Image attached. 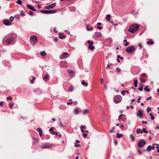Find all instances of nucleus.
<instances>
[{"mask_svg":"<svg viewBox=\"0 0 159 159\" xmlns=\"http://www.w3.org/2000/svg\"><path fill=\"white\" fill-rule=\"evenodd\" d=\"M93 41H90L89 40H88V43H89V45H90V44H93Z\"/></svg>","mask_w":159,"mask_h":159,"instance_id":"nucleus-42","label":"nucleus"},{"mask_svg":"<svg viewBox=\"0 0 159 159\" xmlns=\"http://www.w3.org/2000/svg\"><path fill=\"white\" fill-rule=\"evenodd\" d=\"M148 86H146L144 89V91H147V92L150 91V89H149L148 88Z\"/></svg>","mask_w":159,"mask_h":159,"instance_id":"nucleus-28","label":"nucleus"},{"mask_svg":"<svg viewBox=\"0 0 159 159\" xmlns=\"http://www.w3.org/2000/svg\"><path fill=\"white\" fill-rule=\"evenodd\" d=\"M140 80L141 82L142 83H144L145 82V80L143 79H141Z\"/></svg>","mask_w":159,"mask_h":159,"instance_id":"nucleus-45","label":"nucleus"},{"mask_svg":"<svg viewBox=\"0 0 159 159\" xmlns=\"http://www.w3.org/2000/svg\"><path fill=\"white\" fill-rule=\"evenodd\" d=\"M40 54H41V55L42 56H45L47 54L46 53V52L45 51H42V52H40Z\"/></svg>","mask_w":159,"mask_h":159,"instance_id":"nucleus-29","label":"nucleus"},{"mask_svg":"<svg viewBox=\"0 0 159 159\" xmlns=\"http://www.w3.org/2000/svg\"><path fill=\"white\" fill-rule=\"evenodd\" d=\"M115 128L113 127L112 128V129H111L110 131V133H113L115 132Z\"/></svg>","mask_w":159,"mask_h":159,"instance_id":"nucleus-39","label":"nucleus"},{"mask_svg":"<svg viewBox=\"0 0 159 159\" xmlns=\"http://www.w3.org/2000/svg\"><path fill=\"white\" fill-rule=\"evenodd\" d=\"M147 43L149 45L153 44L154 43V42L151 39H150L149 41H147Z\"/></svg>","mask_w":159,"mask_h":159,"instance_id":"nucleus-26","label":"nucleus"},{"mask_svg":"<svg viewBox=\"0 0 159 159\" xmlns=\"http://www.w3.org/2000/svg\"><path fill=\"white\" fill-rule=\"evenodd\" d=\"M123 115V114H121L119 116V118H118V120H121V116H122Z\"/></svg>","mask_w":159,"mask_h":159,"instance_id":"nucleus-44","label":"nucleus"},{"mask_svg":"<svg viewBox=\"0 0 159 159\" xmlns=\"http://www.w3.org/2000/svg\"><path fill=\"white\" fill-rule=\"evenodd\" d=\"M151 110V109L149 107H148L147 109V113H148Z\"/></svg>","mask_w":159,"mask_h":159,"instance_id":"nucleus-41","label":"nucleus"},{"mask_svg":"<svg viewBox=\"0 0 159 159\" xmlns=\"http://www.w3.org/2000/svg\"><path fill=\"white\" fill-rule=\"evenodd\" d=\"M16 2L19 4L21 5L22 4V2L20 0H18Z\"/></svg>","mask_w":159,"mask_h":159,"instance_id":"nucleus-40","label":"nucleus"},{"mask_svg":"<svg viewBox=\"0 0 159 159\" xmlns=\"http://www.w3.org/2000/svg\"><path fill=\"white\" fill-rule=\"evenodd\" d=\"M73 103V102H68L67 103V104L68 105L71 104Z\"/></svg>","mask_w":159,"mask_h":159,"instance_id":"nucleus-62","label":"nucleus"},{"mask_svg":"<svg viewBox=\"0 0 159 159\" xmlns=\"http://www.w3.org/2000/svg\"><path fill=\"white\" fill-rule=\"evenodd\" d=\"M4 103V102L3 101H2L0 102V105L2 106L3 105V103Z\"/></svg>","mask_w":159,"mask_h":159,"instance_id":"nucleus-60","label":"nucleus"},{"mask_svg":"<svg viewBox=\"0 0 159 159\" xmlns=\"http://www.w3.org/2000/svg\"><path fill=\"white\" fill-rule=\"evenodd\" d=\"M120 127L121 128H124V125H123L121 124L120 125Z\"/></svg>","mask_w":159,"mask_h":159,"instance_id":"nucleus-63","label":"nucleus"},{"mask_svg":"<svg viewBox=\"0 0 159 159\" xmlns=\"http://www.w3.org/2000/svg\"><path fill=\"white\" fill-rule=\"evenodd\" d=\"M116 71L117 72L118 74H119L120 71L121 70L119 69L118 68H117L116 69Z\"/></svg>","mask_w":159,"mask_h":159,"instance_id":"nucleus-43","label":"nucleus"},{"mask_svg":"<svg viewBox=\"0 0 159 159\" xmlns=\"http://www.w3.org/2000/svg\"><path fill=\"white\" fill-rule=\"evenodd\" d=\"M27 7L30 10L33 11H36L35 9L32 6L27 5Z\"/></svg>","mask_w":159,"mask_h":159,"instance_id":"nucleus-13","label":"nucleus"},{"mask_svg":"<svg viewBox=\"0 0 159 159\" xmlns=\"http://www.w3.org/2000/svg\"><path fill=\"white\" fill-rule=\"evenodd\" d=\"M75 147H80V145L79 144H76V143H75Z\"/></svg>","mask_w":159,"mask_h":159,"instance_id":"nucleus-46","label":"nucleus"},{"mask_svg":"<svg viewBox=\"0 0 159 159\" xmlns=\"http://www.w3.org/2000/svg\"><path fill=\"white\" fill-rule=\"evenodd\" d=\"M14 40V38L12 37L8 38L6 40V42L8 43H11Z\"/></svg>","mask_w":159,"mask_h":159,"instance_id":"nucleus-11","label":"nucleus"},{"mask_svg":"<svg viewBox=\"0 0 159 159\" xmlns=\"http://www.w3.org/2000/svg\"><path fill=\"white\" fill-rule=\"evenodd\" d=\"M58 39L57 37L53 39V40L54 42H57L58 41Z\"/></svg>","mask_w":159,"mask_h":159,"instance_id":"nucleus-52","label":"nucleus"},{"mask_svg":"<svg viewBox=\"0 0 159 159\" xmlns=\"http://www.w3.org/2000/svg\"><path fill=\"white\" fill-rule=\"evenodd\" d=\"M58 120H59V123L58 124V125L59 126H61V127H64V126H63L62 123H61V120L60 118H59L58 119Z\"/></svg>","mask_w":159,"mask_h":159,"instance_id":"nucleus-25","label":"nucleus"},{"mask_svg":"<svg viewBox=\"0 0 159 159\" xmlns=\"http://www.w3.org/2000/svg\"><path fill=\"white\" fill-rule=\"evenodd\" d=\"M100 80H101V83L102 84H103V79L102 78H101L100 79Z\"/></svg>","mask_w":159,"mask_h":159,"instance_id":"nucleus-64","label":"nucleus"},{"mask_svg":"<svg viewBox=\"0 0 159 159\" xmlns=\"http://www.w3.org/2000/svg\"><path fill=\"white\" fill-rule=\"evenodd\" d=\"M139 27L140 25L139 24H134L131 25L128 30L129 32L134 33L138 30Z\"/></svg>","mask_w":159,"mask_h":159,"instance_id":"nucleus-1","label":"nucleus"},{"mask_svg":"<svg viewBox=\"0 0 159 159\" xmlns=\"http://www.w3.org/2000/svg\"><path fill=\"white\" fill-rule=\"evenodd\" d=\"M130 138L133 141H134V137L132 134H131L130 135Z\"/></svg>","mask_w":159,"mask_h":159,"instance_id":"nucleus-34","label":"nucleus"},{"mask_svg":"<svg viewBox=\"0 0 159 159\" xmlns=\"http://www.w3.org/2000/svg\"><path fill=\"white\" fill-rule=\"evenodd\" d=\"M7 100H12V98L11 97H7Z\"/></svg>","mask_w":159,"mask_h":159,"instance_id":"nucleus-48","label":"nucleus"},{"mask_svg":"<svg viewBox=\"0 0 159 159\" xmlns=\"http://www.w3.org/2000/svg\"><path fill=\"white\" fill-rule=\"evenodd\" d=\"M86 128V127L85 125L84 126H80L81 129H85Z\"/></svg>","mask_w":159,"mask_h":159,"instance_id":"nucleus-57","label":"nucleus"},{"mask_svg":"<svg viewBox=\"0 0 159 159\" xmlns=\"http://www.w3.org/2000/svg\"><path fill=\"white\" fill-rule=\"evenodd\" d=\"M140 98H141V97H139L138 98V100H137V102L138 103H140Z\"/></svg>","mask_w":159,"mask_h":159,"instance_id":"nucleus-56","label":"nucleus"},{"mask_svg":"<svg viewBox=\"0 0 159 159\" xmlns=\"http://www.w3.org/2000/svg\"><path fill=\"white\" fill-rule=\"evenodd\" d=\"M10 20L11 21H12L14 20V17L13 16H11L10 17Z\"/></svg>","mask_w":159,"mask_h":159,"instance_id":"nucleus-50","label":"nucleus"},{"mask_svg":"<svg viewBox=\"0 0 159 159\" xmlns=\"http://www.w3.org/2000/svg\"><path fill=\"white\" fill-rule=\"evenodd\" d=\"M56 5V3H54L48 6H45V7L47 9H50L51 8H52Z\"/></svg>","mask_w":159,"mask_h":159,"instance_id":"nucleus-12","label":"nucleus"},{"mask_svg":"<svg viewBox=\"0 0 159 159\" xmlns=\"http://www.w3.org/2000/svg\"><path fill=\"white\" fill-rule=\"evenodd\" d=\"M57 10L56 9L49 11V14H52L55 13L57 12Z\"/></svg>","mask_w":159,"mask_h":159,"instance_id":"nucleus-23","label":"nucleus"},{"mask_svg":"<svg viewBox=\"0 0 159 159\" xmlns=\"http://www.w3.org/2000/svg\"><path fill=\"white\" fill-rule=\"evenodd\" d=\"M142 131H143V132H145V133L146 134H147L148 133V131L146 130V129L145 128H143Z\"/></svg>","mask_w":159,"mask_h":159,"instance_id":"nucleus-38","label":"nucleus"},{"mask_svg":"<svg viewBox=\"0 0 159 159\" xmlns=\"http://www.w3.org/2000/svg\"><path fill=\"white\" fill-rule=\"evenodd\" d=\"M123 135L122 134H119L118 133H117L116 137L118 138H120L121 137H122Z\"/></svg>","mask_w":159,"mask_h":159,"instance_id":"nucleus-20","label":"nucleus"},{"mask_svg":"<svg viewBox=\"0 0 159 159\" xmlns=\"http://www.w3.org/2000/svg\"><path fill=\"white\" fill-rule=\"evenodd\" d=\"M74 113L76 114V115H77L78 114V110L76 108H75V109L74 110Z\"/></svg>","mask_w":159,"mask_h":159,"instance_id":"nucleus-35","label":"nucleus"},{"mask_svg":"<svg viewBox=\"0 0 159 159\" xmlns=\"http://www.w3.org/2000/svg\"><path fill=\"white\" fill-rule=\"evenodd\" d=\"M137 134H139V133H143L142 130L140 129H138L136 131Z\"/></svg>","mask_w":159,"mask_h":159,"instance_id":"nucleus-22","label":"nucleus"},{"mask_svg":"<svg viewBox=\"0 0 159 159\" xmlns=\"http://www.w3.org/2000/svg\"><path fill=\"white\" fill-rule=\"evenodd\" d=\"M151 146L150 145H149L148 146L147 148V150L148 151H150L151 150Z\"/></svg>","mask_w":159,"mask_h":159,"instance_id":"nucleus-31","label":"nucleus"},{"mask_svg":"<svg viewBox=\"0 0 159 159\" xmlns=\"http://www.w3.org/2000/svg\"><path fill=\"white\" fill-rule=\"evenodd\" d=\"M88 110H87V109H86V110H84L83 112V115H85L87 113H88Z\"/></svg>","mask_w":159,"mask_h":159,"instance_id":"nucleus-30","label":"nucleus"},{"mask_svg":"<svg viewBox=\"0 0 159 159\" xmlns=\"http://www.w3.org/2000/svg\"><path fill=\"white\" fill-rule=\"evenodd\" d=\"M137 116L139 117L140 118H141L143 116V113L142 110H139L138 111V113L136 114Z\"/></svg>","mask_w":159,"mask_h":159,"instance_id":"nucleus-8","label":"nucleus"},{"mask_svg":"<svg viewBox=\"0 0 159 159\" xmlns=\"http://www.w3.org/2000/svg\"><path fill=\"white\" fill-rule=\"evenodd\" d=\"M147 76V75L145 73H143L142 74V76L143 77H145Z\"/></svg>","mask_w":159,"mask_h":159,"instance_id":"nucleus-53","label":"nucleus"},{"mask_svg":"<svg viewBox=\"0 0 159 159\" xmlns=\"http://www.w3.org/2000/svg\"><path fill=\"white\" fill-rule=\"evenodd\" d=\"M40 12H41L43 14H49V11L42 10L40 11Z\"/></svg>","mask_w":159,"mask_h":159,"instance_id":"nucleus-18","label":"nucleus"},{"mask_svg":"<svg viewBox=\"0 0 159 159\" xmlns=\"http://www.w3.org/2000/svg\"><path fill=\"white\" fill-rule=\"evenodd\" d=\"M125 90H123L121 92V94L124 96L125 95Z\"/></svg>","mask_w":159,"mask_h":159,"instance_id":"nucleus-51","label":"nucleus"},{"mask_svg":"<svg viewBox=\"0 0 159 159\" xmlns=\"http://www.w3.org/2000/svg\"><path fill=\"white\" fill-rule=\"evenodd\" d=\"M53 128L52 127H51L49 130V132H51V133L52 132V131H53Z\"/></svg>","mask_w":159,"mask_h":159,"instance_id":"nucleus-55","label":"nucleus"},{"mask_svg":"<svg viewBox=\"0 0 159 159\" xmlns=\"http://www.w3.org/2000/svg\"><path fill=\"white\" fill-rule=\"evenodd\" d=\"M69 76L70 77H73L74 76L75 74L74 71L72 70H68Z\"/></svg>","mask_w":159,"mask_h":159,"instance_id":"nucleus-7","label":"nucleus"},{"mask_svg":"<svg viewBox=\"0 0 159 159\" xmlns=\"http://www.w3.org/2000/svg\"><path fill=\"white\" fill-rule=\"evenodd\" d=\"M86 29L88 31H92L93 30V28L92 27H91L89 28H88V26H86Z\"/></svg>","mask_w":159,"mask_h":159,"instance_id":"nucleus-32","label":"nucleus"},{"mask_svg":"<svg viewBox=\"0 0 159 159\" xmlns=\"http://www.w3.org/2000/svg\"><path fill=\"white\" fill-rule=\"evenodd\" d=\"M146 142L143 140H141L139 141L138 145L139 148H142L146 144Z\"/></svg>","mask_w":159,"mask_h":159,"instance_id":"nucleus-5","label":"nucleus"},{"mask_svg":"<svg viewBox=\"0 0 159 159\" xmlns=\"http://www.w3.org/2000/svg\"><path fill=\"white\" fill-rule=\"evenodd\" d=\"M82 84L84 85V87H87L88 84L87 83L85 82L84 80H82L81 82Z\"/></svg>","mask_w":159,"mask_h":159,"instance_id":"nucleus-19","label":"nucleus"},{"mask_svg":"<svg viewBox=\"0 0 159 159\" xmlns=\"http://www.w3.org/2000/svg\"><path fill=\"white\" fill-rule=\"evenodd\" d=\"M135 49L134 46H129L126 49V51L129 53H131L132 51Z\"/></svg>","mask_w":159,"mask_h":159,"instance_id":"nucleus-4","label":"nucleus"},{"mask_svg":"<svg viewBox=\"0 0 159 159\" xmlns=\"http://www.w3.org/2000/svg\"><path fill=\"white\" fill-rule=\"evenodd\" d=\"M152 145L154 146V145H156L157 147L156 148L157 149V152L159 153V145L158 144H156L155 143H153L152 144Z\"/></svg>","mask_w":159,"mask_h":159,"instance_id":"nucleus-21","label":"nucleus"},{"mask_svg":"<svg viewBox=\"0 0 159 159\" xmlns=\"http://www.w3.org/2000/svg\"><path fill=\"white\" fill-rule=\"evenodd\" d=\"M74 87L72 86H70L68 90L70 92H72L74 90Z\"/></svg>","mask_w":159,"mask_h":159,"instance_id":"nucleus-27","label":"nucleus"},{"mask_svg":"<svg viewBox=\"0 0 159 159\" xmlns=\"http://www.w3.org/2000/svg\"><path fill=\"white\" fill-rule=\"evenodd\" d=\"M122 97L120 95H116L114 98V101L116 103H118L121 102Z\"/></svg>","mask_w":159,"mask_h":159,"instance_id":"nucleus-3","label":"nucleus"},{"mask_svg":"<svg viewBox=\"0 0 159 159\" xmlns=\"http://www.w3.org/2000/svg\"><path fill=\"white\" fill-rule=\"evenodd\" d=\"M151 98H152L151 97H149L146 99V100L148 101V100L151 99Z\"/></svg>","mask_w":159,"mask_h":159,"instance_id":"nucleus-61","label":"nucleus"},{"mask_svg":"<svg viewBox=\"0 0 159 159\" xmlns=\"http://www.w3.org/2000/svg\"><path fill=\"white\" fill-rule=\"evenodd\" d=\"M142 123L143 124H147V122L146 121H142Z\"/></svg>","mask_w":159,"mask_h":159,"instance_id":"nucleus-58","label":"nucleus"},{"mask_svg":"<svg viewBox=\"0 0 159 159\" xmlns=\"http://www.w3.org/2000/svg\"><path fill=\"white\" fill-rule=\"evenodd\" d=\"M38 41V39L35 36L33 35L31 36L30 42L32 45H34L37 43Z\"/></svg>","mask_w":159,"mask_h":159,"instance_id":"nucleus-2","label":"nucleus"},{"mask_svg":"<svg viewBox=\"0 0 159 159\" xmlns=\"http://www.w3.org/2000/svg\"><path fill=\"white\" fill-rule=\"evenodd\" d=\"M3 21V24L7 26L10 25L11 23V21H10L8 19L4 20Z\"/></svg>","mask_w":159,"mask_h":159,"instance_id":"nucleus-10","label":"nucleus"},{"mask_svg":"<svg viewBox=\"0 0 159 159\" xmlns=\"http://www.w3.org/2000/svg\"><path fill=\"white\" fill-rule=\"evenodd\" d=\"M149 115L151 117V119L152 120H153L154 119V117L153 116V114L152 113H150Z\"/></svg>","mask_w":159,"mask_h":159,"instance_id":"nucleus-33","label":"nucleus"},{"mask_svg":"<svg viewBox=\"0 0 159 159\" xmlns=\"http://www.w3.org/2000/svg\"><path fill=\"white\" fill-rule=\"evenodd\" d=\"M59 35V38L61 39H62L63 38L65 37V35H64L63 34H62L61 35H60V34Z\"/></svg>","mask_w":159,"mask_h":159,"instance_id":"nucleus-37","label":"nucleus"},{"mask_svg":"<svg viewBox=\"0 0 159 159\" xmlns=\"http://www.w3.org/2000/svg\"><path fill=\"white\" fill-rule=\"evenodd\" d=\"M49 75L48 74H47L45 75L43 78V80L45 81H46L47 80H49Z\"/></svg>","mask_w":159,"mask_h":159,"instance_id":"nucleus-14","label":"nucleus"},{"mask_svg":"<svg viewBox=\"0 0 159 159\" xmlns=\"http://www.w3.org/2000/svg\"><path fill=\"white\" fill-rule=\"evenodd\" d=\"M138 82V80H137L135 79L134 80V85L135 87H137Z\"/></svg>","mask_w":159,"mask_h":159,"instance_id":"nucleus-24","label":"nucleus"},{"mask_svg":"<svg viewBox=\"0 0 159 159\" xmlns=\"http://www.w3.org/2000/svg\"><path fill=\"white\" fill-rule=\"evenodd\" d=\"M37 131L39 132V135L40 136H41L42 135V130L40 128H39L37 129Z\"/></svg>","mask_w":159,"mask_h":159,"instance_id":"nucleus-16","label":"nucleus"},{"mask_svg":"<svg viewBox=\"0 0 159 159\" xmlns=\"http://www.w3.org/2000/svg\"><path fill=\"white\" fill-rule=\"evenodd\" d=\"M111 17V16L110 15H107V16L106 17V19L108 21H109V20H110V18Z\"/></svg>","mask_w":159,"mask_h":159,"instance_id":"nucleus-36","label":"nucleus"},{"mask_svg":"<svg viewBox=\"0 0 159 159\" xmlns=\"http://www.w3.org/2000/svg\"><path fill=\"white\" fill-rule=\"evenodd\" d=\"M138 45L139 46V48H140V49H141L142 48V44L141 43H139L138 44Z\"/></svg>","mask_w":159,"mask_h":159,"instance_id":"nucleus-54","label":"nucleus"},{"mask_svg":"<svg viewBox=\"0 0 159 159\" xmlns=\"http://www.w3.org/2000/svg\"><path fill=\"white\" fill-rule=\"evenodd\" d=\"M52 147V145L48 143H46L45 144H42L41 147L43 148H50Z\"/></svg>","mask_w":159,"mask_h":159,"instance_id":"nucleus-6","label":"nucleus"},{"mask_svg":"<svg viewBox=\"0 0 159 159\" xmlns=\"http://www.w3.org/2000/svg\"><path fill=\"white\" fill-rule=\"evenodd\" d=\"M69 56V55L67 52H65L63 53L62 55L63 58L64 59L66 58Z\"/></svg>","mask_w":159,"mask_h":159,"instance_id":"nucleus-15","label":"nucleus"},{"mask_svg":"<svg viewBox=\"0 0 159 159\" xmlns=\"http://www.w3.org/2000/svg\"><path fill=\"white\" fill-rule=\"evenodd\" d=\"M94 46H93V44H90V45H89L88 47V49L92 50L93 51L94 50Z\"/></svg>","mask_w":159,"mask_h":159,"instance_id":"nucleus-17","label":"nucleus"},{"mask_svg":"<svg viewBox=\"0 0 159 159\" xmlns=\"http://www.w3.org/2000/svg\"><path fill=\"white\" fill-rule=\"evenodd\" d=\"M87 134L85 133H84L83 134V136L84 137V138H85L87 136Z\"/></svg>","mask_w":159,"mask_h":159,"instance_id":"nucleus-59","label":"nucleus"},{"mask_svg":"<svg viewBox=\"0 0 159 159\" xmlns=\"http://www.w3.org/2000/svg\"><path fill=\"white\" fill-rule=\"evenodd\" d=\"M102 36V34L101 33L99 32H96L93 34V37L94 38L101 37Z\"/></svg>","mask_w":159,"mask_h":159,"instance_id":"nucleus-9","label":"nucleus"},{"mask_svg":"<svg viewBox=\"0 0 159 159\" xmlns=\"http://www.w3.org/2000/svg\"><path fill=\"white\" fill-rule=\"evenodd\" d=\"M138 89L139 91H142L143 90V87H139Z\"/></svg>","mask_w":159,"mask_h":159,"instance_id":"nucleus-49","label":"nucleus"},{"mask_svg":"<svg viewBox=\"0 0 159 159\" xmlns=\"http://www.w3.org/2000/svg\"><path fill=\"white\" fill-rule=\"evenodd\" d=\"M14 105V103H12L11 104H9V106L10 107V108H11V107L12 106H13Z\"/></svg>","mask_w":159,"mask_h":159,"instance_id":"nucleus-47","label":"nucleus"}]
</instances>
